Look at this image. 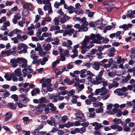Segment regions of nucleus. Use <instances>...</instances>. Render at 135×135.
Returning <instances> with one entry per match:
<instances>
[{"label":"nucleus","mask_w":135,"mask_h":135,"mask_svg":"<svg viewBox=\"0 0 135 135\" xmlns=\"http://www.w3.org/2000/svg\"><path fill=\"white\" fill-rule=\"evenodd\" d=\"M75 13L78 15H82L83 13V11L81 9H77L75 11Z\"/></svg>","instance_id":"2f4dec72"},{"label":"nucleus","mask_w":135,"mask_h":135,"mask_svg":"<svg viewBox=\"0 0 135 135\" xmlns=\"http://www.w3.org/2000/svg\"><path fill=\"white\" fill-rule=\"evenodd\" d=\"M14 2L13 1H7L5 2V6H11L13 4Z\"/></svg>","instance_id":"de8ad7c7"},{"label":"nucleus","mask_w":135,"mask_h":135,"mask_svg":"<svg viewBox=\"0 0 135 135\" xmlns=\"http://www.w3.org/2000/svg\"><path fill=\"white\" fill-rule=\"evenodd\" d=\"M12 113L10 112H9L7 113L6 114V116L5 119V121H7L10 119L12 117Z\"/></svg>","instance_id":"4be33fe9"},{"label":"nucleus","mask_w":135,"mask_h":135,"mask_svg":"<svg viewBox=\"0 0 135 135\" xmlns=\"http://www.w3.org/2000/svg\"><path fill=\"white\" fill-rule=\"evenodd\" d=\"M102 88H103V89L101 90V93L100 94L101 95L103 96L107 94L105 96L102 97V100H105L107 99L110 97L111 93H109V90L108 89H106L105 87H102Z\"/></svg>","instance_id":"7ed1b4c3"},{"label":"nucleus","mask_w":135,"mask_h":135,"mask_svg":"<svg viewBox=\"0 0 135 135\" xmlns=\"http://www.w3.org/2000/svg\"><path fill=\"white\" fill-rule=\"evenodd\" d=\"M68 12L70 14L74 12H75V9L73 7L71 6H69L68 9Z\"/></svg>","instance_id":"c85d7f7f"},{"label":"nucleus","mask_w":135,"mask_h":135,"mask_svg":"<svg viewBox=\"0 0 135 135\" xmlns=\"http://www.w3.org/2000/svg\"><path fill=\"white\" fill-rule=\"evenodd\" d=\"M46 106V105L44 104L38 105L34 109L35 113L37 114H40L43 110L44 108Z\"/></svg>","instance_id":"0eeeda50"},{"label":"nucleus","mask_w":135,"mask_h":135,"mask_svg":"<svg viewBox=\"0 0 135 135\" xmlns=\"http://www.w3.org/2000/svg\"><path fill=\"white\" fill-rule=\"evenodd\" d=\"M101 62L95 61L92 65L93 68L96 70H98L100 68V66L102 65Z\"/></svg>","instance_id":"9b49d317"},{"label":"nucleus","mask_w":135,"mask_h":135,"mask_svg":"<svg viewBox=\"0 0 135 135\" xmlns=\"http://www.w3.org/2000/svg\"><path fill=\"white\" fill-rule=\"evenodd\" d=\"M131 78V76L128 74L127 76H126L125 79L122 80V81L124 83H126Z\"/></svg>","instance_id":"ea45409f"},{"label":"nucleus","mask_w":135,"mask_h":135,"mask_svg":"<svg viewBox=\"0 0 135 135\" xmlns=\"http://www.w3.org/2000/svg\"><path fill=\"white\" fill-rule=\"evenodd\" d=\"M21 18V15L17 13L14 16V18L16 20H19Z\"/></svg>","instance_id":"338daca9"},{"label":"nucleus","mask_w":135,"mask_h":135,"mask_svg":"<svg viewBox=\"0 0 135 135\" xmlns=\"http://www.w3.org/2000/svg\"><path fill=\"white\" fill-rule=\"evenodd\" d=\"M36 52L33 50H32L30 52V57L33 60L32 63L33 64L37 63L38 61L37 60L38 58V56H37L36 54Z\"/></svg>","instance_id":"423d86ee"},{"label":"nucleus","mask_w":135,"mask_h":135,"mask_svg":"<svg viewBox=\"0 0 135 135\" xmlns=\"http://www.w3.org/2000/svg\"><path fill=\"white\" fill-rule=\"evenodd\" d=\"M70 19V17L66 15H64L63 17L61 18L60 21L61 23H63L66 22V20H69Z\"/></svg>","instance_id":"412c9836"},{"label":"nucleus","mask_w":135,"mask_h":135,"mask_svg":"<svg viewBox=\"0 0 135 135\" xmlns=\"http://www.w3.org/2000/svg\"><path fill=\"white\" fill-rule=\"evenodd\" d=\"M89 81L92 84L95 85H98L100 84L102 78H100L95 75H94L92 78H89Z\"/></svg>","instance_id":"f03ea898"},{"label":"nucleus","mask_w":135,"mask_h":135,"mask_svg":"<svg viewBox=\"0 0 135 135\" xmlns=\"http://www.w3.org/2000/svg\"><path fill=\"white\" fill-rule=\"evenodd\" d=\"M51 6V4H49L45 5L44 7V10L45 11H47Z\"/></svg>","instance_id":"0e129e2a"},{"label":"nucleus","mask_w":135,"mask_h":135,"mask_svg":"<svg viewBox=\"0 0 135 135\" xmlns=\"http://www.w3.org/2000/svg\"><path fill=\"white\" fill-rule=\"evenodd\" d=\"M16 76H21L22 75L21 69L19 68H18L14 71Z\"/></svg>","instance_id":"b1692460"},{"label":"nucleus","mask_w":135,"mask_h":135,"mask_svg":"<svg viewBox=\"0 0 135 135\" xmlns=\"http://www.w3.org/2000/svg\"><path fill=\"white\" fill-rule=\"evenodd\" d=\"M103 88H101V89H96L95 90V94L96 95L100 93H101V90H103Z\"/></svg>","instance_id":"052dcab7"},{"label":"nucleus","mask_w":135,"mask_h":135,"mask_svg":"<svg viewBox=\"0 0 135 135\" xmlns=\"http://www.w3.org/2000/svg\"><path fill=\"white\" fill-rule=\"evenodd\" d=\"M90 39L92 40L90 42V44L96 43L100 44L101 42L100 40H102L103 37L101 36V35L99 34H94L91 33L90 36Z\"/></svg>","instance_id":"f257e3e1"},{"label":"nucleus","mask_w":135,"mask_h":135,"mask_svg":"<svg viewBox=\"0 0 135 135\" xmlns=\"http://www.w3.org/2000/svg\"><path fill=\"white\" fill-rule=\"evenodd\" d=\"M103 111V109L102 107L100 108H99L96 109V112L97 113H102Z\"/></svg>","instance_id":"4d7b16f0"},{"label":"nucleus","mask_w":135,"mask_h":135,"mask_svg":"<svg viewBox=\"0 0 135 135\" xmlns=\"http://www.w3.org/2000/svg\"><path fill=\"white\" fill-rule=\"evenodd\" d=\"M21 58L18 57L16 59H12L10 61L12 67L15 68L18 66L17 63L20 62Z\"/></svg>","instance_id":"6e6552de"},{"label":"nucleus","mask_w":135,"mask_h":135,"mask_svg":"<svg viewBox=\"0 0 135 135\" xmlns=\"http://www.w3.org/2000/svg\"><path fill=\"white\" fill-rule=\"evenodd\" d=\"M65 127L69 128L70 127H73L74 126L73 123L71 122H68L67 123L65 124Z\"/></svg>","instance_id":"58836bf2"},{"label":"nucleus","mask_w":135,"mask_h":135,"mask_svg":"<svg viewBox=\"0 0 135 135\" xmlns=\"http://www.w3.org/2000/svg\"><path fill=\"white\" fill-rule=\"evenodd\" d=\"M51 47V46L48 44H47L46 46L44 47V49L46 51H48V50H50Z\"/></svg>","instance_id":"f704fd0d"},{"label":"nucleus","mask_w":135,"mask_h":135,"mask_svg":"<svg viewBox=\"0 0 135 135\" xmlns=\"http://www.w3.org/2000/svg\"><path fill=\"white\" fill-rule=\"evenodd\" d=\"M68 31L70 33L69 36H71L72 34H73V36L74 37H77L76 34L77 32V31H75L73 28H72L68 30Z\"/></svg>","instance_id":"dca6fc26"},{"label":"nucleus","mask_w":135,"mask_h":135,"mask_svg":"<svg viewBox=\"0 0 135 135\" xmlns=\"http://www.w3.org/2000/svg\"><path fill=\"white\" fill-rule=\"evenodd\" d=\"M79 98V96L77 95L73 96L72 97V99L71 100V101L73 103H76L77 102V99H78Z\"/></svg>","instance_id":"cd10ccee"},{"label":"nucleus","mask_w":135,"mask_h":135,"mask_svg":"<svg viewBox=\"0 0 135 135\" xmlns=\"http://www.w3.org/2000/svg\"><path fill=\"white\" fill-rule=\"evenodd\" d=\"M51 81V79L44 78L40 81V83H42V87H45L47 86H52V85L50 83Z\"/></svg>","instance_id":"20e7f679"},{"label":"nucleus","mask_w":135,"mask_h":135,"mask_svg":"<svg viewBox=\"0 0 135 135\" xmlns=\"http://www.w3.org/2000/svg\"><path fill=\"white\" fill-rule=\"evenodd\" d=\"M81 22H82L81 26L83 27H87V26L89 25V23L86 20L85 17H83L81 19Z\"/></svg>","instance_id":"2eb2a0df"},{"label":"nucleus","mask_w":135,"mask_h":135,"mask_svg":"<svg viewBox=\"0 0 135 135\" xmlns=\"http://www.w3.org/2000/svg\"><path fill=\"white\" fill-rule=\"evenodd\" d=\"M95 131L94 132V133L95 135H101V133L100 132V130L99 129H95Z\"/></svg>","instance_id":"49530a36"},{"label":"nucleus","mask_w":135,"mask_h":135,"mask_svg":"<svg viewBox=\"0 0 135 135\" xmlns=\"http://www.w3.org/2000/svg\"><path fill=\"white\" fill-rule=\"evenodd\" d=\"M49 56H47L46 57H44L42 59H40L38 60L37 64H41V65H45L46 62L48 60Z\"/></svg>","instance_id":"9d476101"},{"label":"nucleus","mask_w":135,"mask_h":135,"mask_svg":"<svg viewBox=\"0 0 135 135\" xmlns=\"http://www.w3.org/2000/svg\"><path fill=\"white\" fill-rule=\"evenodd\" d=\"M13 32L15 34H18L22 33L21 31L18 29H16L13 30Z\"/></svg>","instance_id":"09e8293b"},{"label":"nucleus","mask_w":135,"mask_h":135,"mask_svg":"<svg viewBox=\"0 0 135 135\" xmlns=\"http://www.w3.org/2000/svg\"><path fill=\"white\" fill-rule=\"evenodd\" d=\"M39 102L40 103H43L47 102L45 97H42L39 100Z\"/></svg>","instance_id":"79ce46f5"},{"label":"nucleus","mask_w":135,"mask_h":135,"mask_svg":"<svg viewBox=\"0 0 135 135\" xmlns=\"http://www.w3.org/2000/svg\"><path fill=\"white\" fill-rule=\"evenodd\" d=\"M60 62V60H56V61H54L52 64V66L54 67L56 66V65L59 63Z\"/></svg>","instance_id":"13d9d810"},{"label":"nucleus","mask_w":135,"mask_h":135,"mask_svg":"<svg viewBox=\"0 0 135 135\" xmlns=\"http://www.w3.org/2000/svg\"><path fill=\"white\" fill-rule=\"evenodd\" d=\"M47 122L48 124L52 126H56L55 122V119L53 118H50V120H47Z\"/></svg>","instance_id":"6ab92c4d"},{"label":"nucleus","mask_w":135,"mask_h":135,"mask_svg":"<svg viewBox=\"0 0 135 135\" xmlns=\"http://www.w3.org/2000/svg\"><path fill=\"white\" fill-rule=\"evenodd\" d=\"M76 118L77 119L81 122H83L85 120L84 116L82 112L80 110H78L75 113Z\"/></svg>","instance_id":"39448f33"},{"label":"nucleus","mask_w":135,"mask_h":135,"mask_svg":"<svg viewBox=\"0 0 135 135\" xmlns=\"http://www.w3.org/2000/svg\"><path fill=\"white\" fill-rule=\"evenodd\" d=\"M91 124L93 126L95 127L94 129H99L103 127V126L101 125L100 123H99L97 122H94L91 123Z\"/></svg>","instance_id":"f3484780"},{"label":"nucleus","mask_w":135,"mask_h":135,"mask_svg":"<svg viewBox=\"0 0 135 135\" xmlns=\"http://www.w3.org/2000/svg\"><path fill=\"white\" fill-rule=\"evenodd\" d=\"M124 59H123L121 60V57L120 56H119L117 60L116 61L117 63L120 64L122 61H124Z\"/></svg>","instance_id":"680f3d73"},{"label":"nucleus","mask_w":135,"mask_h":135,"mask_svg":"<svg viewBox=\"0 0 135 135\" xmlns=\"http://www.w3.org/2000/svg\"><path fill=\"white\" fill-rule=\"evenodd\" d=\"M60 28L58 26H51L50 28V31H54L59 30L60 29Z\"/></svg>","instance_id":"393cba45"},{"label":"nucleus","mask_w":135,"mask_h":135,"mask_svg":"<svg viewBox=\"0 0 135 135\" xmlns=\"http://www.w3.org/2000/svg\"><path fill=\"white\" fill-rule=\"evenodd\" d=\"M59 17H55L53 20V21L54 22L55 25L56 26L58 25L59 23Z\"/></svg>","instance_id":"a19ab883"},{"label":"nucleus","mask_w":135,"mask_h":135,"mask_svg":"<svg viewBox=\"0 0 135 135\" xmlns=\"http://www.w3.org/2000/svg\"><path fill=\"white\" fill-rule=\"evenodd\" d=\"M68 118L67 116L64 115L61 117L60 121V122L62 123H64L68 120Z\"/></svg>","instance_id":"bb28decb"},{"label":"nucleus","mask_w":135,"mask_h":135,"mask_svg":"<svg viewBox=\"0 0 135 135\" xmlns=\"http://www.w3.org/2000/svg\"><path fill=\"white\" fill-rule=\"evenodd\" d=\"M24 7L25 8L31 10L32 8V5L30 3H26L24 4Z\"/></svg>","instance_id":"a878e982"},{"label":"nucleus","mask_w":135,"mask_h":135,"mask_svg":"<svg viewBox=\"0 0 135 135\" xmlns=\"http://www.w3.org/2000/svg\"><path fill=\"white\" fill-rule=\"evenodd\" d=\"M86 14L88 13V16L89 17H93L94 13V12H91L89 9L87 10L85 12Z\"/></svg>","instance_id":"7c9ffc66"},{"label":"nucleus","mask_w":135,"mask_h":135,"mask_svg":"<svg viewBox=\"0 0 135 135\" xmlns=\"http://www.w3.org/2000/svg\"><path fill=\"white\" fill-rule=\"evenodd\" d=\"M87 75H89V76H88L87 78V79L89 81V78H90H90H92V77H93V76H94V75H93L90 71L89 70H88V71H87Z\"/></svg>","instance_id":"603ef678"},{"label":"nucleus","mask_w":135,"mask_h":135,"mask_svg":"<svg viewBox=\"0 0 135 135\" xmlns=\"http://www.w3.org/2000/svg\"><path fill=\"white\" fill-rule=\"evenodd\" d=\"M101 83H100V84L102 83V85L104 87L107 86L108 85L107 81H105L102 78V80H101Z\"/></svg>","instance_id":"473e14b6"},{"label":"nucleus","mask_w":135,"mask_h":135,"mask_svg":"<svg viewBox=\"0 0 135 135\" xmlns=\"http://www.w3.org/2000/svg\"><path fill=\"white\" fill-rule=\"evenodd\" d=\"M113 121L114 123H116L117 124L121 123V120L120 119L115 118L113 119Z\"/></svg>","instance_id":"8fccbe9b"},{"label":"nucleus","mask_w":135,"mask_h":135,"mask_svg":"<svg viewBox=\"0 0 135 135\" xmlns=\"http://www.w3.org/2000/svg\"><path fill=\"white\" fill-rule=\"evenodd\" d=\"M27 94L22 93L20 95V97L21 98L22 101L25 103L28 102L30 100L27 97Z\"/></svg>","instance_id":"ddd939ff"},{"label":"nucleus","mask_w":135,"mask_h":135,"mask_svg":"<svg viewBox=\"0 0 135 135\" xmlns=\"http://www.w3.org/2000/svg\"><path fill=\"white\" fill-rule=\"evenodd\" d=\"M112 28V27L111 25H109L107 26L105 29H104L103 31L105 33L107 30H111Z\"/></svg>","instance_id":"5fc2aeb1"},{"label":"nucleus","mask_w":135,"mask_h":135,"mask_svg":"<svg viewBox=\"0 0 135 135\" xmlns=\"http://www.w3.org/2000/svg\"><path fill=\"white\" fill-rule=\"evenodd\" d=\"M38 54L40 56L43 57L46 54V52L44 51L43 50H40L38 51Z\"/></svg>","instance_id":"c9c22d12"},{"label":"nucleus","mask_w":135,"mask_h":135,"mask_svg":"<svg viewBox=\"0 0 135 135\" xmlns=\"http://www.w3.org/2000/svg\"><path fill=\"white\" fill-rule=\"evenodd\" d=\"M75 91L73 89H72L68 91L67 94L69 96H71L75 93Z\"/></svg>","instance_id":"37998d69"},{"label":"nucleus","mask_w":135,"mask_h":135,"mask_svg":"<svg viewBox=\"0 0 135 135\" xmlns=\"http://www.w3.org/2000/svg\"><path fill=\"white\" fill-rule=\"evenodd\" d=\"M74 27L76 28H78V31L79 32L82 31H87L88 30V27H83L80 26L79 24H76L74 26Z\"/></svg>","instance_id":"1a4fd4ad"},{"label":"nucleus","mask_w":135,"mask_h":135,"mask_svg":"<svg viewBox=\"0 0 135 135\" xmlns=\"http://www.w3.org/2000/svg\"><path fill=\"white\" fill-rule=\"evenodd\" d=\"M48 105L50 107H51L50 110H51L54 111L56 110V107L54 106V105L52 103H50Z\"/></svg>","instance_id":"c03bdc74"},{"label":"nucleus","mask_w":135,"mask_h":135,"mask_svg":"<svg viewBox=\"0 0 135 135\" xmlns=\"http://www.w3.org/2000/svg\"><path fill=\"white\" fill-rule=\"evenodd\" d=\"M80 133L82 134L84 133L86 131V129L85 127H83L79 128Z\"/></svg>","instance_id":"e2e57ef3"},{"label":"nucleus","mask_w":135,"mask_h":135,"mask_svg":"<svg viewBox=\"0 0 135 135\" xmlns=\"http://www.w3.org/2000/svg\"><path fill=\"white\" fill-rule=\"evenodd\" d=\"M90 38L89 36H86L85 37L84 39L81 43L82 46L81 47L86 48L87 47V48L88 47V46H87V45H88L89 43Z\"/></svg>","instance_id":"f8f14e48"},{"label":"nucleus","mask_w":135,"mask_h":135,"mask_svg":"<svg viewBox=\"0 0 135 135\" xmlns=\"http://www.w3.org/2000/svg\"><path fill=\"white\" fill-rule=\"evenodd\" d=\"M42 36L44 37H51L52 36L50 33H49L47 32H44L42 34Z\"/></svg>","instance_id":"a18cd8bd"},{"label":"nucleus","mask_w":135,"mask_h":135,"mask_svg":"<svg viewBox=\"0 0 135 135\" xmlns=\"http://www.w3.org/2000/svg\"><path fill=\"white\" fill-rule=\"evenodd\" d=\"M54 42H52L53 44L58 45L59 44V40L57 37H55L54 38Z\"/></svg>","instance_id":"72a5a7b5"},{"label":"nucleus","mask_w":135,"mask_h":135,"mask_svg":"<svg viewBox=\"0 0 135 135\" xmlns=\"http://www.w3.org/2000/svg\"><path fill=\"white\" fill-rule=\"evenodd\" d=\"M104 71V69H102L100 71L99 73V74L98 75L96 76L99 77H100V78H102V76L103 74V73Z\"/></svg>","instance_id":"3c124183"},{"label":"nucleus","mask_w":135,"mask_h":135,"mask_svg":"<svg viewBox=\"0 0 135 135\" xmlns=\"http://www.w3.org/2000/svg\"><path fill=\"white\" fill-rule=\"evenodd\" d=\"M116 50L114 47H112L110 48L109 51V54H108V56L109 57L113 56L114 55V53L115 52Z\"/></svg>","instance_id":"aec40b11"},{"label":"nucleus","mask_w":135,"mask_h":135,"mask_svg":"<svg viewBox=\"0 0 135 135\" xmlns=\"http://www.w3.org/2000/svg\"><path fill=\"white\" fill-rule=\"evenodd\" d=\"M7 106L12 109H15L16 108L15 104L13 103H8Z\"/></svg>","instance_id":"e433bc0d"},{"label":"nucleus","mask_w":135,"mask_h":135,"mask_svg":"<svg viewBox=\"0 0 135 135\" xmlns=\"http://www.w3.org/2000/svg\"><path fill=\"white\" fill-rule=\"evenodd\" d=\"M22 48L23 49H28V47L26 45L24 44L21 43L19 44L18 47V50H20Z\"/></svg>","instance_id":"5701e85b"},{"label":"nucleus","mask_w":135,"mask_h":135,"mask_svg":"<svg viewBox=\"0 0 135 135\" xmlns=\"http://www.w3.org/2000/svg\"><path fill=\"white\" fill-rule=\"evenodd\" d=\"M41 16L38 15H37L35 16V20L34 21V22L35 23L38 22L39 20L41 18Z\"/></svg>","instance_id":"864d4df0"},{"label":"nucleus","mask_w":135,"mask_h":135,"mask_svg":"<svg viewBox=\"0 0 135 135\" xmlns=\"http://www.w3.org/2000/svg\"><path fill=\"white\" fill-rule=\"evenodd\" d=\"M21 60H20V64H21V65H20V66L21 67V66L22 68H25L27 66V60L21 57Z\"/></svg>","instance_id":"4468645a"},{"label":"nucleus","mask_w":135,"mask_h":135,"mask_svg":"<svg viewBox=\"0 0 135 135\" xmlns=\"http://www.w3.org/2000/svg\"><path fill=\"white\" fill-rule=\"evenodd\" d=\"M55 74L56 77L57 78L59 75L62 73L61 71H60L58 69H56L55 70Z\"/></svg>","instance_id":"4c0bfd02"},{"label":"nucleus","mask_w":135,"mask_h":135,"mask_svg":"<svg viewBox=\"0 0 135 135\" xmlns=\"http://www.w3.org/2000/svg\"><path fill=\"white\" fill-rule=\"evenodd\" d=\"M29 12V11L27 9L24 8L22 11V15L24 16H26L28 15Z\"/></svg>","instance_id":"c756f323"},{"label":"nucleus","mask_w":135,"mask_h":135,"mask_svg":"<svg viewBox=\"0 0 135 135\" xmlns=\"http://www.w3.org/2000/svg\"><path fill=\"white\" fill-rule=\"evenodd\" d=\"M84 88V86L83 84L79 85L78 86V88L77 89L79 91H81Z\"/></svg>","instance_id":"6e6d98bb"},{"label":"nucleus","mask_w":135,"mask_h":135,"mask_svg":"<svg viewBox=\"0 0 135 135\" xmlns=\"http://www.w3.org/2000/svg\"><path fill=\"white\" fill-rule=\"evenodd\" d=\"M61 57L60 60L61 61H64L65 60V54L62 53L60 54Z\"/></svg>","instance_id":"bf43d9fd"},{"label":"nucleus","mask_w":135,"mask_h":135,"mask_svg":"<svg viewBox=\"0 0 135 135\" xmlns=\"http://www.w3.org/2000/svg\"><path fill=\"white\" fill-rule=\"evenodd\" d=\"M132 26V24L131 23H128V25L124 24L122 26H120V28H122L124 30H126L128 29L129 28H131Z\"/></svg>","instance_id":"a211bd4d"},{"label":"nucleus","mask_w":135,"mask_h":135,"mask_svg":"<svg viewBox=\"0 0 135 135\" xmlns=\"http://www.w3.org/2000/svg\"><path fill=\"white\" fill-rule=\"evenodd\" d=\"M130 128L126 126H124L123 127L124 131L126 132L129 131L130 130Z\"/></svg>","instance_id":"69168bd1"},{"label":"nucleus","mask_w":135,"mask_h":135,"mask_svg":"<svg viewBox=\"0 0 135 135\" xmlns=\"http://www.w3.org/2000/svg\"><path fill=\"white\" fill-rule=\"evenodd\" d=\"M22 133L25 135H30V132L29 131H27L25 130H23L22 131Z\"/></svg>","instance_id":"774afa93"}]
</instances>
